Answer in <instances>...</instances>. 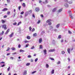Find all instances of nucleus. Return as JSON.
Wrapping results in <instances>:
<instances>
[{
	"mask_svg": "<svg viewBox=\"0 0 75 75\" xmlns=\"http://www.w3.org/2000/svg\"><path fill=\"white\" fill-rule=\"evenodd\" d=\"M2 28H4L5 30H7V25L6 24H4L2 25Z\"/></svg>",
	"mask_w": 75,
	"mask_h": 75,
	"instance_id": "1",
	"label": "nucleus"
},
{
	"mask_svg": "<svg viewBox=\"0 0 75 75\" xmlns=\"http://www.w3.org/2000/svg\"><path fill=\"white\" fill-rule=\"evenodd\" d=\"M9 32H10V29H8L6 31V32L5 33V34L6 35L7 34H8V33H9Z\"/></svg>",
	"mask_w": 75,
	"mask_h": 75,
	"instance_id": "2",
	"label": "nucleus"
},
{
	"mask_svg": "<svg viewBox=\"0 0 75 75\" xmlns=\"http://www.w3.org/2000/svg\"><path fill=\"white\" fill-rule=\"evenodd\" d=\"M35 10L37 12H38L40 11V9L38 8H36Z\"/></svg>",
	"mask_w": 75,
	"mask_h": 75,
	"instance_id": "3",
	"label": "nucleus"
},
{
	"mask_svg": "<svg viewBox=\"0 0 75 75\" xmlns=\"http://www.w3.org/2000/svg\"><path fill=\"white\" fill-rule=\"evenodd\" d=\"M55 51V50L54 49H50L49 51V52H54V51Z\"/></svg>",
	"mask_w": 75,
	"mask_h": 75,
	"instance_id": "4",
	"label": "nucleus"
},
{
	"mask_svg": "<svg viewBox=\"0 0 75 75\" xmlns=\"http://www.w3.org/2000/svg\"><path fill=\"white\" fill-rule=\"evenodd\" d=\"M13 35H14V33H12L11 34L9 35V37H10L11 38L12 37Z\"/></svg>",
	"mask_w": 75,
	"mask_h": 75,
	"instance_id": "5",
	"label": "nucleus"
},
{
	"mask_svg": "<svg viewBox=\"0 0 75 75\" xmlns=\"http://www.w3.org/2000/svg\"><path fill=\"white\" fill-rule=\"evenodd\" d=\"M8 10V9L6 8H4L2 10V11H6V10Z\"/></svg>",
	"mask_w": 75,
	"mask_h": 75,
	"instance_id": "6",
	"label": "nucleus"
},
{
	"mask_svg": "<svg viewBox=\"0 0 75 75\" xmlns=\"http://www.w3.org/2000/svg\"><path fill=\"white\" fill-rule=\"evenodd\" d=\"M51 21H52L51 20V19H48L46 21V23H49V22Z\"/></svg>",
	"mask_w": 75,
	"mask_h": 75,
	"instance_id": "7",
	"label": "nucleus"
},
{
	"mask_svg": "<svg viewBox=\"0 0 75 75\" xmlns=\"http://www.w3.org/2000/svg\"><path fill=\"white\" fill-rule=\"evenodd\" d=\"M27 70H25L24 71V74H23V75H27Z\"/></svg>",
	"mask_w": 75,
	"mask_h": 75,
	"instance_id": "8",
	"label": "nucleus"
},
{
	"mask_svg": "<svg viewBox=\"0 0 75 75\" xmlns=\"http://www.w3.org/2000/svg\"><path fill=\"white\" fill-rule=\"evenodd\" d=\"M42 38H40L39 40V43H41V42H42Z\"/></svg>",
	"mask_w": 75,
	"mask_h": 75,
	"instance_id": "9",
	"label": "nucleus"
},
{
	"mask_svg": "<svg viewBox=\"0 0 75 75\" xmlns=\"http://www.w3.org/2000/svg\"><path fill=\"white\" fill-rule=\"evenodd\" d=\"M59 25H60V24L58 23L56 25V27L57 28H58L59 27Z\"/></svg>",
	"mask_w": 75,
	"mask_h": 75,
	"instance_id": "10",
	"label": "nucleus"
},
{
	"mask_svg": "<svg viewBox=\"0 0 75 75\" xmlns=\"http://www.w3.org/2000/svg\"><path fill=\"white\" fill-rule=\"evenodd\" d=\"M70 49L69 48H68L67 49V51H68V53H69V54H70Z\"/></svg>",
	"mask_w": 75,
	"mask_h": 75,
	"instance_id": "11",
	"label": "nucleus"
},
{
	"mask_svg": "<svg viewBox=\"0 0 75 75\" xmlns=\"http://www.w3.org/2000/svg\"><path fill=\"white\" fill-rule=\"evenodd\" d=\"M22 6L23 7H25V3H23L22 4Z\"/></svg>",
	"mask_w": 75,
	"mask_h": 75,
	"instance_id": "12",
	"label": "nucleus"
},
{
	"mask_svg": "<svg viewBox=\"0 0 75 75\" xmlns=\"http://www.w3.org/2000/svg\"><path fill=\"white\" fill-rule=\"evenodd\" d=\"M62 11V8H61L59 10L58 12L59 13H60V12H61Z\"/></svg>",
	"mask_w": 75,
	"mask_h": 75,
	"instance_id": "13",
	"label": "nucleus"
},
{
	"mask_svg": "<svg viewBox=\"0 0 75 75\" xmlns=\"http://www.w3.org/2000/svg\"><path fill=\"white\" fill-rule=\"evenodd\" d=\"M27 39H28V40H30L31 38V37L29 36H28L27 37Z\"/></svg>",
	"mask_w": 75,
	"mask_h": 75,
	"instance_id": "14",
	"label": "nucleus"
},
{
	"mask_svg": "<svg viewBox=\"0 0 75 75\" xmlns=\"http://www.w3.org/2000/svg\"><path fill=\"white\" fill-rule=\"evenodd\" d=\"M51 73L52 74H54V69H53L51 71Z\"/></svg>",
	"mask_w": 75,
	"mask_h": 75,
	"instance_id": "15",
	"label": "nucleus"
},
{
	"mask_svg": "<svg viewBox=\"0 0 75 75\" xmlns=\"http://www.w3.org/2000/svg\"><path fill=\"white\" fill-rule=\"evenodd\" d=\"M64 6L65 7H68V4H64Z\"/></svg>",
	"mask_w": 75,
	"mask_h": 75,
	"instance_id": "16",
	"label": "nucleus"
},
{
	"mask_svg": "<svg viewBox=\"0 0 75 75\" xmlns=\"http://www.w3.org/2000/svg\"><path fill=\"white\" fill-rule=\"evenodd\" d=\"M33 37H36V36H37V33H35L33 34Z\"/></svg>",
	"mask_w": 75,
	"mask_h": 75,
	"instance_id": "17",
	"label": "nucleus"
},
{
	"mask_svg": "<svg viewBox=\"0 0 75 75\" xmlns=\"http://www.w3.org/2000/svg\"><path fill=\"white\" fill-rule=\"evenodd\" d=\"M39 48L40 49H42V45H40Z\"/></svg>",
	"mask_w": 75,
	"mask_h": 75,
	"instance_id": "18",
	"label": "nucleus"
},
{
	"mask_svg": "<svg viewBox=\"0 0 75 75\" xmlns=\"http://www.w3.org/2000/svg\"><path fill=\"white\" fill-rule=\"evenodd\" d=\"M1 22L3 24L4 23H6V21H4V20H1Z\"/></svg>",
	"mask_w": 75,
	"mask_h": 75,
	"instance_id": "19",
	"label": "nucleus"
},
{
	"mask_svg": "<svg viewBox=\"0 0 75 75\" xmlns=\"http://www.w3.org/2000/svg\"><path fill=\"white\" fill-rule=\"evenodd\" d=\"M11 50H16V48L15 47H12L11 48Z\"/></svg>",
	"mask_w": 75,
	"mask_h": 75,
	"instance_id": "20",
	"label": "nucleus"
},
{
	"mask_svg": "<svg viewBox=\"0 0 75 75\" xmlns=\"http://www.w3.org/2000/svg\"><path fill=\"white\" fill-rule=\"evenodd\" d=\"M44 52L45 53V54H47V52H47V50H44Z\"/></svg>",
	"mask_w": 75,
	"mask_h": 75,
	"instance_id": "21",
	"label": "nucleus"
},
{
	"mask_svg": "<svg viewBox=\"0 0 75 75\" xmlns=\"http://www.w3.org/2000/svg\"><path fill=\"white\" fill-rule=\"evenodd\" d=\"M10 48L9 47H8L7 50H6V51H8L10 50Z\"/></svg>",
	"mask_w": 75,
	"mask_h": 75,
	"instance_id": "22",
	"label": "nucleus"
},
{
	"mask_svg": "<svg viewBox=\"0 0 75 75\" xmlns=\"http://www.w3.org/2000/svg\"><path fill=\"white\" fill-rule=\"evenodd\" d=\"M56 10V8H54L52 10V11L53 12H54L55 11V10Z\"/></svg>",
	"mask_w": 75,
	"mask_h": 75,
	"instance_id": "23",
	"label": "nucleus"
},
{
	"mask_svg": "<svg viewBox=\"0 0 75 75\" xmlns=\"http://www.w3.org/2000/svg\"><path fill=\"white\" fill-rule=\"evenodd\" d=\"M4 31H2V33L0 34V35H3V34H4Z\"/></svg>",
	"mask_w": 75,
	"mask_h": 75,
	"instance_id": "24",
	"label": "nucleus"
},
{
	"mask_svg": "<svg viewBox=\"0 0 75 75\" xmlns=\"http://www.w3.org/2000/svg\"><path fill=\"white\" fill-rule=\"evenodd\" d=\"M65 53V51H62V54H64Z\"/></svg>",
	"mask_w": 75,
	"mask_h": 75,
	"instance_id": "25",
	"label": "nucleus"
},
{
	"mask_svg": "<svg viewBox=\"0 0 75 75\" xmlns=\"http://www.w3.org/2000/svg\"><path fill=\"white\" fill-rule=\"evenodd\" d=\"M50 59H51V60H54V59L53 58H51V57H50Z\"/></svg>",
	"mask_w": 75,
	"mask_h": 75,
	"instance_id": "26",
	"label": "nucleus"
},
{
	"mask_svg": "<svg viewBox=\"0 0 75 75\" xmlns=\"http://www.w3.org/2000/svg\"><path fill=\"white\" fill-rule=\"evenodd\" d=\"M30 65V63H27L26 64V66H29Z\"/></svg>",
	"mask_w": 75,
	"mask_h": 75,
	"instance_id": "27",
	"label": "nucleus"
},
{
	"mask_svg": "<svg viewBox=\"0 0 75 75\" xmlns=\"http://www.w3.org/2000/svg\"><path fill=\"white\" fill-rule=\"evenodd\" d=\"M10 67H8V68L7 69L8 71H10Z\"/></svg>",
	"mask_w": 75,
	"mask_h": 75,
	"instance_id": "28",
	"label": "nucleus"
},
{
	"mask_svg": "<svg viewBox=\"0 0 75 75\" xmlns=\"http://www.w3.org/2000/svg\"><path fill=\"white\" fill-rule=\"evenodd\" d=\"M69 17H71V18H72V19H73V17L72 16V15H69Z\"/></svg>",
	"mask_w": 75,
	"mask_h": 75,
	"instance_id": "29",
	"label": "nucleus"
},
{
	"mask_svg": "<svg viewBox=\"0 0 75 75\" xmlns=\"http://www.w3.org/2000/svg\"><path fill=\"white\" fill-rule=\"evenodd\" d=\"M48 24L49 25H50L52 24V23L51 22H50L48 23Z\"/></svg>",
	"mask_w": 75,
	"mask_h": 75,
	"instance_id": "30",
	"label": "nucleus"
},
{
	"mask_svg": "<svg viewBox=\"0 0 75 75\" xmlns=\"http://www.w3.org/2000/svg\"><path fill=\"white\" fill-rule=\"evenodd\" d=\"M21 6H18V8L19 11H20V9L21 8Z\"/></svg>",
	"mask_w": 75,
	"mask_h": 75,
	"instance_id": "31",
	"label": "nucleus"
},
{
	"mask_svg": "<svg viewBox=\"0 0 75 75\" xmlns=\"http://www.w3.org/2000/svg\"><path fill=\"white\" fill-rule=\"evenodd\" d=\"M37 61H38V58H37L35 59V62H37Z\"/></svg>",
	"mask_w": 75,
	"mask_h": 75,
	"instance_id": "32",
	"label": "nucleus"
},
{
	"mask_svg": "<svg viewBox=\"0 0 75 75\" xmlns=\"http://www.w3.org/2000/svg\"><path fill=\"white\" fill-rule=\"evenodd\" d=\"M28 58H31V56L30 55H28Z\"/></svg>",
	"mask_w": 75,
	"mask_h": 75,
	"instance_id": "33",
	"label": "nucleus"
},
{
	"mask_svg": "<svg viewBox=\"0 0 75 75\" xmlns=\"http://www.w3.org/2000/svg\"><path fill=\"white\" fill-rule=\"evenodd\" d=\"M29 45V44H27L26 45H25V47L27 48V47H28V46Z\"/></svg>",
	"mask_w": 75,
	"mask_h": 75,
	"instance_id": "34",
	"label": "nucleus"
},
{
	"mask_svg": "<svg viewBox=\"0 0 75 75\" xmlns=\"http://www.w3.org/2000/svg\"><path fill=\"white\" fill-rule=\"evenodd\" d=\"M20 24H21V22H19L18 24V25H19Z\"/></svg>",
	"mask_w": 75,
	"mask_h": 75,
	"instance_id": "35",
	"label": "nucleus"
},
{
	"mask_svg": "<svg viewBox=\"0 0 75 75\" xmlns=\"http://www.w3.org/2000/svg\"><path fill=\"white\" fill-rule=\"evenodd\" d=\"M45 2L46 3H48V0H45Z\"/></svg>",
	"mask_w": 75,
	"mask_h": 75,
	"instance_id": "36",
	"label": "nucleus"
},
{
	"mask_svg": "<svg viewBox=\"0 0 75 75\" xmlns=\"http://www.w3.org/2000/svg\"><path fill=\"white\" fill-rule=\"evenodd\" d=\"M46 68H48V67H49V65H48V64H46Z\"/></svg>",
	"mask_w": 75,
	"mask_h": 75,
	"instance_id": "37",
	"label": "nucleus"
},
{
	"mask_svg": "<svg viewBox=\"0 0 75 75\" xmlns=\"http://www.w3.org/2000/svg\"><path fill=\"white\" fill-rule=\"evenodd\" d=\"M4 18H7V15H5L4 16Z\"/></svg>",
	"mask_w": 75,
	"mask_h": 75,
	"instance_id": "38",
	"label": "nucleus"
},
{
	"mask_svg": "<svg viewBox=\"0 0 75 75\" xmlns=\"http://www.w3.org/2000/svg\"><path fill=\"white\" fill-rule=\"evenodd\" d=\"M35 47H34V46H33V47H32L31 48V49L32 50L33 49H34Z\"/></svg>",
	"mask_w": 75,
	"mask_h": 75,
	"instance_id": "39",
	"label": "nucleus"
},
{
	"mask_svg": "<svg viewBox=\"0 0 75 75\" xmlns=\"http://www.w3.org/2000/svg\"><path fill=\"white\" fill-rule=\"evenodd\" d=\"M7 14H8V15H9L10 14V12L8 11L7 12Z\"/></svg>",
	"mask_w": 75,
	"mask_h": 75,
	"instance_id": "40",
	"label": "nucleus"
},
{
	"mask_svg": "<svg viewBox=\"0 0 75 75\" xmlns=\"http://www.w3.org/2000/svg\"><path fill=\"white\" fill-rule=\"evenodd\" d=\"M20 52H24V51L22 50H20Z\"/></svg>",
	"mask_w": 75,
	"mask_h": 75,
	"instance_id": "41",
	"label": "nucleus"
},
{
	"mask_svg": "<svg viewBox=\"0 0 75 75\" xmlns=\"http://www.w3.org/2000/svg\"><path fill=\"white\" fill-rule=\"evenodd\" d=\"M40 22H41V21L40 20H39L38 21L37 23H38V24H39V23H40Z\"/></svg>",
	"mask_w": 75,
	"mask_h": 75,
	"instance_id": "42",
	"label": "nucleus"
},
{
	"mask_svg": "<svg viewBox=\"0 0 75 75\" xmlns=\"http://www.w3.org/2000/svg\"><path fill=\"white\" fill-rule=\"evenodd\" d=\"M27 16H28V13H25V17H26Z\"/></svg>",
	"mask_w": 75,
	"mask_h": 75,
	"instance_id": "43",
	"label": "nucleus"
},
{
	"mask_svg": "<svg viewBox=\"0 0 75 75\" xmlns=\"http://www.w3.org/2000/svg\"><path fill=\"white\" fill-rule=\"evenodd\" d=\"M69 4H72V1H70L68 2Z\"/></svg>",
	"mask_w": 75,
	"mask_h": 75,
	"instance_id": "44",
	"label": "nucleus"
},
{
	"mask_svg": "<svg viewBox=\"0 0 75 75\" xmlns=\"http://www.w3.org/2000/svg\"><path fill=\"white\" fill-rule=\"evenodd\" d=\"M35 72H36V71H34L32 72V74H34V73H35Z\"/></svg>",
	"mask_w": 75,
	"mask_h": 75,
	"instance_id": "45",
	"label": "nucleus"
},
{
	"mask_svg": "<svg viewBox=\"0 0 75 75\" xmlns=\"http://www.w3.org/2000/svg\"><path fill=\"white\" fill-rule=\"evenodd\" d=\"M29 29L30 31H31V29H32V28H31V26H30L29 27Z\"/></svg>",
	"mask_w": 75,
	"mask_h": 75,
	"instance_id": "46",
	"label": "nucleus"
},
{
	"mask_svg": "<svg viewBox=\"0 0 75 75\" xmlns=\"http://www.w3.org/2000/svg\"><path fill=\"white\" fill-rule=\"evenodd\" d=\"M35 31V29H34V28H33L32 29V32H33V31Z\"/></svg>",
	"mask_w": 75,
	"mask_h": 75,
	"instance_id": "47",
	"label": "nucleus"
},
{
	"mask_svg": "<svg viewBox=\"0 0 75 75\" xmlns=\"http://www.w3.org/2000/svg\"><path fill=\"white\" fill-rule=\"evenodd\" d=\"M24 11H22V12H21V14L23 15V14H24Z\"/></svg>",
	"mask_w": 75,
	"mask_h": 75,
	"instance_id": "48",
	"label": "nucleus"
},
{
	"mask_svg": "<svg viewBox=\"0 0 75 75\" xmlns=\"http://www.w3.org/2000/svg\"><path fill=\"white\" fill-rule=\"evenodd\" d=\"M61 38V35H59L58 37V38Z\"/></svg>",
	"mask_w": 75,
	"mask_h": 75,
	"instance_id": "49",
	"label": "nucleus"
},
{
	"mask_svg": "<svg viewBox=\"0 0 75 75\" xmlns=\"http://www.w3.org/2000/svg\"><path fill=\"white\" fill-rule=\"evenodd\" d=\"M27 42H29V41L26 40L25 41V43H27Z\"/></svg>",
	"mask_w": 75,
	"mask_h": 75,
	"instance_id": "50",
	"label": "nucleus"
},
{
	"mask_svg": "<svg viewBox=\"0 0 75 75\" xmlns=\"http://www.w3.org/2000/svg\"><path fill=\"white\" fill-rule=\"evenodd\" d=\"M20 47H21V45L19 44L18 45V47L20 48Z\"/></svg>",
	"mask_w": 75,
	"mask_h": 75,
	"instance_id": "51",
	"label": "nucleus"
},
{
	"mask_svg": "<svg viewBox=\"0 0 75 75\" xmlns=\"http://www.w3.org/2000/svg\"><path fill=\"white\" fill-rule=\"evenodd\" d=\"M17 24V23L16 22H15L14 23H13V25H16Z\"/></svg>",
	"mask_w": 75,
	"mask_h": 75,
	"instance_id": "52",
	"label": "nucleus"
},
{
	"mask_svg": "<svg viewBox=\"0 0 75 75\" xmlns=\"http://www.w3.org/2000/svg\"><path fill=\"white\" fill-rule=\"evenodd\" d=\"M7 1L8 3H9L10 2V0H7Z\"/></svg>",
	"mask_w": 75,
	"mask_h": 75,
	"instance_id": "53",
	"label": "nucleus"
},
{
	"mask_svg": "<svg viewBox=\"0 0 75 75\" xmlns=\"http://www.w3.org/2000/svg\"><path fill=\"white\" fill-rule=\"evenodd\" d=\"M60 63H61V62H60V61H59L57 63V64H60Z\"/></svg>",
	"mask_w": 75,
	"mask_h": 75,
	"instance_id": "54",
	"label": "nucleus"
},
{
	"mask_svg": "<svg viewBox=\"0 0 75 75\" xmlns=\"http://www.w3.org/2000/svg\"><path fill=\"white\" fill-rule=\"evenodd\" d=\"M68 33L69 34H72V32H71L69 30L68 31Z\"/></svg>",
	"mask_w": 75,
	"mask_h": 75,
	"instance_id": "55",
	"label": "nucleus"
},
{
	"mask_svg": "<svg viewBox=\"0 0 75 75\" xmlns=\"http://www.w3.org/2000/svg\"><path fill=\"white\" fill-rule=\"evenodd\" d=\"M17 54V52H15L14 53H13L12 54V55H15V54Z\"/></svg>",
	"mask_w": 75,
	"mask_h": 75,
	"instance_id": "56",
	"label": "nucleus"
},
{
	"mask_svg": "<svg viewBox=\"0 0 75 75\" xmlns=\"http://www.w3.org/2000/svg\"><path fill=\"white\" fill-rule=\"evenodd\" d=\"M0 64H5V63L4 62H1L0 63Z\"/></svg>",
	"mask_w": 75,
	"mask_h": 75,
	"instance_id": "57",
	"label": "nucleus"
},
{
	"mask_svg": "<svg viewBox=\"0 0 75 75\" xmlns=\"http://www.w3.org/2000/svg\"><path fill=\"white\" fill-rule=\"evenodd\" d=\"M39 3H41L42 2V1H41V0H40L39 1Z\"/></svg>",
	"mask_w": 75,
	"mask_h": 75,
	"instance_id": "58",
	"label": "nucleus"
},
{
	"mask_svg": "<svg viewBox=\"0 0 75 75\" xmlns=\"http://www.w3.org/2000/svg\"><path fill=\"white\" fill-rule=\"evenodd\" d=\"M32 16H33V17L35 18V15H34V14H33L32 15Z\"/></svg>",
	"mask_w": 75,
	"mask_h": 75,
	"instance_id": "59",
	"label": "nucleus"
},
{
	"mask_svg": "<svg viewBox=\"0 0 75 75\" xmlns=\"http://www.w3.org/2000/svg\"><path fill=\"white\" fill-rule=\"evenodd\" d=\"M10 59H11L12 60L13 59H14V57H11L10 58Z\"/></svg>",
	"mask_w": 75,
	"mask_h": 75,
	"instance_id": "60",
	"label": "nucleus"
},
{
	"mask_svg": "<svg viewBox=\"0 0 75 75\" xmlns=\"http://www.w3.org/2000/svg\"><path fill=\"white\" fill-rule=\"evenodd\" d=\"M5 66V65L4 64H3V65L1 66V67H4Z\"/></svg>",
	"mask_w": 75,
	"mask_h": 75,
	"instance_id": "61",
	"label": "nucleus"
},
{
	"mask_svg": "<svg viewBox=\"0 0 75 75\" xmlns=\"http://www.w3.org/2000/svg\"><path fill=\"white\" fill-rule=\"evenodd\" d=\"M15 16H16V13H14L13 15V17H15Z\"/></svg>",
	"mask_w": 75,
	"mask_h": 75,
	"instance_id": "62",
	"label": "nucleus"
},
{
	"mask_svg": "<svg viewBox=\"0 0 75 75\" xmlns=\"http://www.w3.org/2000/svg\"><path fill=\"white\" fill-rule=\"evenodd\" d=\"M70 68H71V67L70 66H69L68 67V69H70Z\"/></svg>",
	"mask_w": 75,
	"mask_h": 75,
	"instance_id": "63",
	"label": "nucleus"
},
{
	"mask_svg": "<svg viewBox=\"0 0 75 75\" xmlns=\"http://www.w3.org/2000/svg\"><path fill=\"white\" fill-rule=\"evenodd\" d=\"M8 75H11V73H9Z\"/></svg>",
	"mask_w": 75,
	"mask_h": 75,
	"instance_id": "64",
	"label": "nucleus"
}]
</instances>
